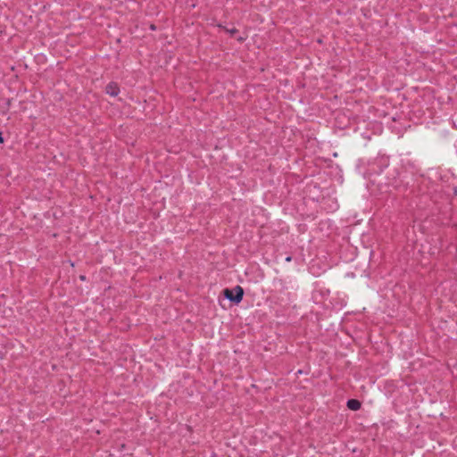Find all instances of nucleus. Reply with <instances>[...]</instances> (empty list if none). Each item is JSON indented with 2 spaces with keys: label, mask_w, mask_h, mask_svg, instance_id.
Segmentation results:
<instances>
[{
  "label": "nucleus",
  "mask_w": 457,
  "mask_h": 457,
  "mask_svg": "<svg viewBox=\"0 0 457 457\" xmlns=\"http://www.w3.org/2000/svg\"><path fill=\"white\" fill-rule=\"evenodd\" d=\"M223 295L232 303L238 304L243 299L244 290L243 287H226L223 290Z\"/></svg>",
  "instance_id": "obj_1"
},
{
  "label": "nucleus",
  "mask_w": 457,
  "mask_h": 457,
  "mask_svg": "<svg viewBox=\"0 0 457 457\" xmlns=\"http://www.w3.org/2000/svg\"><path fill=\"white\" fill-rule=\"evenodd\" d=\"M105 91L108 95L116 96L119 95L120 89L116 83L111 82L106 86Z\"/></svg>",
  "instance_id": "obj_2"
},
{
  "label": "nucleus",
  "mask_w": 457,
  "mask_h": 457,
  "mask_svg": "<svg viewBox=\"0 0 457 457\" xmlns=\"http://www.w3.org/2000/svg\"><path fill=\"white\" fill-rule=\"evenodd\" d=\"M346 406L352 411H358L361 409V403L357 399H349L346 403Z\"/></svg>",
  "instance_id": "obj_3"
},
{
  "label": "nucleus",
  "mask_w": 457,
  "mask_h": 457,
  "mask_svg": "<svg viewBox=\"0 0 457 457\" xmlns=\"http://www.w3.org/2000/svg\"><path fill=\"white\" fill-rule=\"evenodd\" d=\"M227 31L229 32L230 34H234L237 32L235 29H228Z\"/></svg>",
  "instance_id": "obj_4"
},
{
  "label": "nucleus",
  "mask_w": 457,
  "mask_h": 457,
  "mask_svg": "<svg viewBox=\"0 0 457 457\" xmlns=\"http://www.w3.org/2000/svg\"><path fill=\"white\" fill-rule=\"evenodd\" d=\"M3 141H4V138H3L2 135L0 134V143H3Z\"/></svg>",
  "instance_id": "obj_5"
},
{
  "label": "nucleus",
  "mask_w": 457,
  "mask_h": 457,
  "mask_svg": "<svg viewBox=\"0 0 457 457\" xmlns=\"http://www.w3.org/2000/svg\"><path fill=\"white\" fill-rule=\"evenodd\" d=\"M286 261H287V262H290V261H291V257H290V256L287 257V258H286Z\"/></svg>",
  "instance_id": "obj_6"
}]
</instances>
